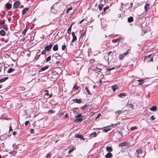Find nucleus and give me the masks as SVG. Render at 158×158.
Wrapping results in <instances>:
<instances>
[{
    "mask_svg": "<svg viewBox=\"0 0 158 158\" xmlns=\"http://www.w3.org/2000/svg\"><path fill=\"white\" fill-rule=\"evenodd\" d=\"M118 146L119 147L125 146L129 147L130 146V144L127 142H125L119 143Z\"/></svg>",
    "mask_w": 158,
    "mask_h": 158,
    "instance_id": "obj_1",
    "label": "nucleus"
},
{
    "mask_svg": "<svg viewBox=\"0 0 158 158\" xmlns=\"http://www.w3.org/2000/svg\"><path fill=\"white\" fill-rule=\"evenodd\" d=\"M152 55H149L148 56H146L144 60H147L148 62L152 61L153 57H152Z\"/></svg>",
    "mask_w": 158,
    "mask_h": 158,
    "instance_id": "obj_2",
    "label": "nucleus"
},
{
    "mask_svg": "<svg viewBox=\"0 0 158 158\" xmlns=\"http://www.w3.org/2000/svg\"><path fill=\"white\" fill-rule=\"evenodd\" d=\"M128 52L127 51L125 52L124 53L119 55V59L120 60H123L125 56L127 54Z\"/></svg>",
    "mask_w": 158,
    "mask_h": 158,
    "instance_id": "obj_3",
    "label": "nucleus"
},
{
    "mask_svg": "<svg viewBox=\"0 0 158 158\" xmlns=\"http://www.w3.org/2000/svg\"><path fill=\"white\" fill-rule=\"evenodd\" d=\"M72 35L73 37V39L71 41V43H73L75 41L77 40V37L75 35V34L74 32H73L72 33Z\"/></svg>",
    "mask_w": 158,
    "mask_h": 158,
    "instance_id": "obj_4",
    "label": "nucleus"
},
{
    "mask_svg": "<svg viewBox=\"0 0 158 158\" xmlns=\"http://www.w3.org/2000/svg\"><path fill=\"white\" fill-rule=\"evenodd\" d=\"M52 45L50 44L49 45H47L45 48V50L47 51H49L52 48Z\"/></svg>",
    "mask_w": 158,
    "mask_h": 158,
    "instance_id": "obj_5",
    "label": "nucleus"
},
{
    "mask_svg": "<svg viewBox=\"0 0 158 158\" xmlns=\"http://www.w3.org/2000/svg\"><path fill=\"white\" fill-rule=\"evenodd\" d=\"M73 101L75 103H80L82 102V100L81 99H73Z\"/></svg>",
    "mask_w": 158,
    "mask_h": 158,
    "instance_id": "obj_6",
    "label": "nucleus"
},
{
    "mask_svg": "<svg viewBox=\"0 0 158 158\" xmlns=\"http://www.w3.org/2000/svg\"><path fill=\"white\" fill-rule=\"evenodd\" d=\"M19 5V2H16L14 3L13 6L15 8H17L18 7Z\"/></svg>",
    "mask_w": 158,
    "mask_h": 158,
    "instance_id": "obj_7",
    "label": "nucleus"
},
{
    "mask_svg": "<svg viewBox=\"0 0 158 158\" xmlns=\"http://www.w3.org/2000/svg\"><path fill=\"white\" fill-rule=\"evenodd\" d=\"M75 137L76 138H79L81 139H82L83 140H85V139L83 138L81 135H80L78 134H76L75 135Z\"/></svg>",
    "mask_w": 158,
    "mask_h": 158,
    "instance_id": "obj_8",
    "label": "nucleus"
},
{
    "mask_svg": "<svg viewBox=\"0 0 158 158\" xmlns=\"http://www.w3.org/2000/svg\"><path fill=\"white\" fill-rule=\"evenodd\" d=\"M157 107L156 106H153L150 108V110L152 111H155L157 110Z\"/></svg>",
    "mask_w": 158,
    "mask_h": 158,
    "instance_id": "obj_9",
    "label": "nucleus"
},
{
    "mask_svg": "<svg viewBox=\"0 0 158 158\" xmlns=\"http://www.w3.org/2000/svg\"><path fill=\"white\" fill-rule=\"evenodd\" d=\"M124 111H123L121 110H118L115 112L116 114H117V116H118L120 114H122L123 113H124Z\"/></svg>",
    "mask_w": 158,
    "mask_h": 158,
    "instance_id": "obj_10",
    "label": "nucleus"
},
{
    "mask_svg": "<svg viewBox=\"0 0 158 158\" xmlns=\"http://www.w3.org/2000/svg\"><path fill=\"white\" fill-rule=\"evenodd\" d=\"M6 7L8 9H10L11 8V4L9 3H7L6 4Z\"/></svg>",
    "mask_w": 158,
    "mask_h": 158,
    "instance_id": "obj_11",
    "label": "nucleus"
},
{
    "mask_svg": "<svg viewBox=\"0 0 158 158\" xmlns=\"http://www.w3.org/2000/svg\"><path fill=\"white\" fill-rule=\"evenodd\" d=\"M113 91H114L115 90L118 89V87L116 85H114L111 87Z\"/></svg>",
    "mask_w": 158,
    "mask_h": 158,
    "instance_id": "obj_12",
    "label": "nucleus"
},
{
    "mask_svg": "<svg viewBox=\"0 0 158 158\" xmlns=\"http://www.w3.org/2000/svg\"><path fill=\"white\" fill-rule=\"evenodd\" d=\"M112 156V154L110 152L107 153L105 156L106 158H110Z\"/></svg>",
    "mask_w": 158,
    "mask_h": 158,
    "instance_id": "obj_13",
    "label": "nucleus"
},
{
    "mask_svg": "<svg viewBox=\"0 0 158 158\" xmlns=\"http://www.w3.org/2000/svg\"><path fill=\"white\" fill-rule=\"evenodd\" d=\"M137 81L139 82V85H141L144 83V79H140L137 80Z\"/></svg>",
    "mask_w": 158,
    "mask_h": 158,
    "instance_id": "obj_14",
    "label": "nucleus"
},
{
    "mask_svg": "<svg viewBox=\"0 0 158 158\" xmlns=\"http://www.w3.org/2000/svg\"><path fill=\"white\" fill-rule=\"evenodd\" d=\"M58 49V45L57 44L55 45L53 47V51H56Z\"/></svg>",
    "mask_w": 158,
    "mask_h": 158,
    "instance_id": "obj_15",
    "label": "nucleus"
},
{
    "mask_svg": "<svg viewBox=\"0 0 158 158\" xmlns=\"http://www.w3.org/2000/svg\"><path fill=\"white\" fill-rule=\"evenodd\" d=\"M106 149V151L108 152H111L112 151V149L111 147H107Z\"/></svg>",
    "mask_w": 158,
    "mask_h": 158,
    "instance_id": "obj_16",
    "label": "nucleus"
},
{
    "mask_svg": "<svg viewBox=\"0 0 158 158\" xmlns=\"http://www.w3.org/2000/svg\"><path fill=\"white\" fill-rule=\"evenodd\" d=\"M72 24H71L70 25L69 28L68 29L67 32L69 34H70L71 32V29L72 28Z\"/></svg>",
    "mask_w": 158,
    "mask_h": 158,
    "instance_id": "obj_17",
    "label": "nucleus"
},
{
    "mask_svg": "<svg viewBox=\"0 0 158 158\" xmlns=\"http://www.w3.org/2000/svg\"><path fill=\"white\" fill-rule=\"evenodd\" d=\"M5 31L3 30H1L0 31V34L2 36H4L5 35Z\"/></svg>",
    "mask_w": 158,
    "mask_h": 158,
    "instance_id": "obj_18",
    "label": "nucleus"
},
{
    "mask_svg": "<svg viewBox=\"0 0 158 158\" xmlns=\"http://www.w3.org/2000/svg\"><path fill=\"white\" fill-rule=\"evenodd\" d=\"M127 20L128 22H129V23H131L133 21V19L132 17H130L128 18Z\"/></svg>",
    "mask_w": 158,
    "mask_h": 158,
    "instance_id": "obj_19",
    "label": "nucleus"
},
{
    "mask_svg": "<svg viewBox=\"0 0 158 158\" xmlns=\"http://www.w3.org/2000/svg\"><path fill=\"white\" fill-rule=\"evenodd\" d=\"M77 119H76L75 121V122H81L82 121L83 119L82 118H76Z\"/></svg>",
    "mask_w": 158,
    "mask_h": 158,
    "instance_id": "obj_20",
    "label": "nucleus"
},
{
    "mask_svg": "<svg viewBox=\"0 0 158 158\" xmlns=\"http://www.w3.org/2000/svg\"><path fill=\"white\" fill-rule=\"evenodd\" d=\"M149 5L148 4H147L145 5L144 6V8L145 10L147 11L148 9V8L149 7Z\"/></svg>",
    "mask_w": 158,
    "mask_h": 158,
    "instance_id": "obj_21",
    "label": "nucleus"
},
{
    "mask_svg": "<svg viewBox=\"0 0 158 158\" xmlns=\"http://www.w3.org/2000/svg\"><path fill=\"white\" fill-rule=\"evenodd\" d=\"M97 135V133L95 132H94L90 134V136H92V137H94L96 136Z\"/></svg>",
    "mask_w": 158,
    "mask_h": 158,
    "instance_id": "obj_22",
    "label": "nucleus"
},
{
    "mask_svg": "<svg viewBox=\"0 0 158 158\" xmlns=\"http://www.w3.org/2000/svg\"><path fill=\"white\" fill-rule=\"evenodd\" d=\"M28 8H25L22 11V14H24L28 10Z\"/></svg>",
    "mask_w": 158,
    "mask_h": 158,
    "instance_id": "obj_23",
    "label": "nucleus"
},
{
    "mask_svg": "<svg viewBox=\"0 0 158 158\" xmlns=\"http://www.w3.org/2000/svg\"><path fill=\"white\" fill-rule=\"evenodd\" d=\"M136 152L137 154L139 155L142 153V151L141 149H138L136 150Z\"/></svg>",
    "mask_w": 158,
    "mask_h": 158,
    "instance_id": "obj_24",
    "label": "nucleus"
},
{
    "mask_svg": "<svg viewBox=\"0 0 158 158\" xmlns=\"http://www.w3.org/2000/svg\"><path fill=\"white\" fill-rule=\"evenodd\" d=\"M103 4H102V3H100L99 6H98V8L100 10V11H101L103 7Z\"/></svg>",
    "mask_w": 158,
    "mask_h": 158,
    "instance_id": "obj_25",
    "label": "nucleus"
},
{
    "mask_svg": "<svg viewBox=\"0 0 158 158\" xmlns=\"http://www.w3.org/2000/svg\"><path fill=\"white\" fill-rule=\"evenodd\" d=\"M48 68V66H46L42 68L41 69V71H43L47 69Z\"/></svg>",
    "mask_w": 158,
    "mask_h": 158,
    "instance_id": "obj_26",
    "label": "nucleus"
},
{
    "mask_svg": "<svg viewBox=\"0 0 158 158\" xmlns=\"http://www.w3.org/2000/svg\"><path fill=\"white\" fill-rule=\"evenodd\" d=\"M121 39V38H118V39L112 40V42L113 43L119 41Z\"/></svg>",
    "mask_w": 158,
    "mask_h": 158,
    "instance_id": "obj_27",
    "label": "nucleus"
},
{
    "mask_svg": "<svg viewBox=\"0 0 158 158\" xmlns=\"http://www.w3.org/2000/svg\"><path fill=\"white\" fill-rule=\"evenodd\" d=\"M15 69H12V68H10L7 71V72L9 73H10L12 72H13Z\"/></svg>",
    "mask_w": 158,
    "mask_h": 158,
    "instance_id": "obj_28",
    "label": "nucleus"
},
{
    "mask_svg": "<svg viewBox=\"0 0 158 158\" xmlns=\"http://www.w3.org/2000/svg\"><path fill=\"white\" fill-rule=\"evenodd\" d=\"M85 89L86 90V91H87V93H88V94H89V95L91 94V93H90V91L88 89V87H86L85 88Z\"/></svg>",
    "mask_w": 158,
    "mask_h": 158,
    "instance_id": "obj_29",
    "label": "nucleus"
},
{
    "mask_svg": "<svg viewBox=\"0 0 158 158\" xmlns=\"http://www.w3.org/2000/svg\"><path fill=\"white\" fill-rule=\"evenodd\" d=\"M82 117V115L81 114H79L77 115L76 116H75V118H79L81 117Z\"/></svg>",
    "mask_w": 158,
    "mask_h": 158,
    "instance_id": "obj_30",
    "label": "nucleus"
},
{
    "mask_svg": "<svg viewBox=\"0 0 158 158\" xmlns=\"http://www.w3.org/2000/svg\"><path fill=\"white\" fill-rule=\"evenodd\" d=\"M3 28L5 30H8L7 26L6 24H4L3 26Z\"/></svg>",
    "mask_w": 158,
    "mask_h": 158,
    "instance_id": "obj_31",
    "label": "nucleus"
},
{
    "mask_svg": "<svg viewBox=\"0 0 158 158\" xmlns=\"http://www.w3.org/2000/svg\"><path fill=\"white\" fill-rule=\"evenodd\" d=\"M40 56V54L37 55L35 56V60L36 61L39 58Z\"/></svg>",
    "mask_w": 158,
    "mask_h": 158,
    "instance_id": "obj_32",
    "label": "nucleus"
},
{
    "mask_svg": "<svg viewBox=\"0 0 158 158\" xmlns=\"http://www.w3.org/2000/svg\"><path fill=\"white\" fill-rule=\"evenodd\" d=\"M51 60V56H50L47 58L46 60V61L47 62H48V61H50Z\"/></svg>",
    "mask_w": 158,
    "mask_h": 158,
    "instance_id": "obj_33",
    "label": "nucleus"
},
{
    "mask_svg": "<svg viewBox=\"0 0 158 158\" xmlns=\"http://www.w3.org/2000/svg\"><path fill=\"white\" fill-rule=\"evenodd\" d=\"M125 95H126L125 93H121L119 95V97L121 98L123 96H125Z\"/></svg>",
    "mask_w": 158,
    "mask_h": 158,
    "instance_id": "obj_34",
    "label": "nucleus"
},
{
    "mask_svg": "<svg viewBox=\"0 0 158 158\" xmlns=\"http://www.w3.org/2000/svg\"><path fill=\"white\" fill-rule=\"evenodd\" d=\"M120 124V122H119L118 123H117L114 124H112L111 125L109 126V127H110V126H113V127H114L117 126V124Z\"/></svg>",
    "mask_w": 158,
    "mask_h": 158,
    "instance_id": "obj_35",
    "label": "nucleus"
},
{
    "mask_svg": "<svg viewBox=\"0 0 158 158\" xmlns=\"http://www.w3.org/2000/svg\"><path fill=\"white\" fill-rule=\"evenodd\" d=\"M72 9H72V7H71L68 8L67 9V11H66V13H69V11L70 10H72Z\"/></svg>",
    "mask_w": 158,
    "mask_h": 158,
    "instance_id": "obj_36",
    "label": "nucleus"
},
{
    "mask_svg": "<svg viewBox=\"0 0 158 158\" xmlns=\"http://www.w3.org/2000/svg\"><path fill=\"white\" fill-rule=\"evenodd\" d=\"M66 48V45H65L64 44L62 46V50H64Z\"/></svg>",
    "mask_w": 158,
    "mask_h": 158,
    "instance_id": "obj_37",
    "label": "nucleus"
},
{
    "mask_svg": "<svg viewBox=\"0 0 158 158\" xmlns=\"http://www.w3.org/2000/svg\"><path fill=\"white\" fill-rule=\"evenodd\" d=\"M45 93L44 94L45 95H46L47 96H48L49 95V93L48 92V90H46L45 91Z\"/></svg>",
    "mask_w": 158,
    "mask_h": 158,
    "instance_id": "obj_38",
    "label": "nucleus"
},
{
    "mask_svg": "<svg viewBox=\"0 0 158 158\" xmlns=\"http://www.w3.org/2000/svg\"><path fill=\"white\" fill-rule=\"evenodd\" d=\"M51 156V154L50 153H48L47 154L46 157L47 158H50Z\"/></svg>",
    "mask_w": 158,
    "mask_h": 158,
    "instance_id": "obj_39",
    "label": "nucleus"
},
{
    "mask_svg": "<svg viewBox=\"0 0 158 158\" xmlns=\"http://www.w3.org/2000/svg\"><path fill=\"white\" fill-rule=\"evenodd\" d=\"M137 128V127H131V130H134L135 129H136Z\"/></svg>",
    "mask_w": 158,
    "mask_h": 158,
    "instance_id": "obj_40",
    "label": "nucleus"
},
{
    "mask_svg": "<svg viewBox=\"0 0 158 158\" xmlns=\"http://www.w3.org/2000/svg\"><path fill=\"white\" fill-rule=\"evenodd\" d=\"M102 70L101 69L96 68V71L98 72H100Z\"/></svg>",
    "mask_w": 158,
    "mask_h": 158,
    "instance_id": "obj_41",
    "label": "nucleus"
},
{
    "mask_svg": "<svg viewBox=\"0 0 158 158\" xmlns=\"http://www.w3.org/2000/svg\"><path fill=\"white\" fill-rule=\"evenodd\" d=\"M73 88L74 89L77 90V89L79 88V87H77V86L75 85L73 87Z\"/></svg>",
    "mask_w": 158,
    "mask_h": 158,
    "instance_id": "obj_42",
    "label": "nucleus"
},
{
    "mask_svg": "<svg viewBox=\"0 0 158 158\" xmlns=\"http://www.w3.org/2000/svg\"><path fill=\"white\" fill-rule=\"evenodd\" d=\"M110 130V129H105L104 130V131L105 132H108V131H109Z\"/></svg>",
    "mask_w": 158,
    "mask_h": 158,
    "instance_id": "obj_43",
    "label": "nucleus"
},
{
    "mask_svg": "<svg viewBox=\"0 0 158 158\" xmlns=\"http://www.w3.org/2000/svg\"><path fill=\"white\" fill-rule=\"evenodd\" d=\"M34 131L33 129H31L30 131V132L31 133H34Z\"/></svg>",
    "mask_w": 158,
    "mask_h": 158,
    "instance_id": "obj_44",
    "label": "nucleus"
},
{
    "mask_svg": "<svg viewBox=\"0 0 158 158\" xmlns=\"http://www.w3.org/2000/svg\"><path fill=\"white\" fill-rule=\"evenodd\" d=\"M46 50L45 49V50H43L42 52V54H44L45 53H46Z\"/></svg>",
    "mask_w": 158,
    "mask_h": 158,
    "instance_id": "obj_45",
    "label": "nucleus"
},
{
    "mask_svg": "<svg viewBox=\"0 0 158 158\" xmlns=\"http://www.w3.org/2000/svg\"><path fill=\"white\" fill-rule=\"evenodd\" d=\"M151 118L153 120H154L155 119V118L154 117V116L153 115L151 116Z\"/></svg>",
    "mask_w": 158,
    "mask_h": 158,
    "instance_id": "obj_46",
    "label": "nucleus"
},
{
    "mask_svg": "<svg viewBox=\"0 0 158 158\" xmlns=\"http://www.w3.org/2000/svg\"><path fill=\"white\" fill-rule=\"evenodd\" d=\"M73 150H74V148H73L72 149H70V150H69V152H68V153H70L71 152H72V151H73Z\"/></svg>",
    "mask_w": 158,
    "mask_h": 158,
    "instance_id": "obj_47",
    "label": "nucleus"
},
{
    "mask_svg": "<svg viewBox=\"0 0 158 158\" xmlns=\"http://www.w3.org/2000/svg\"><path fill=\"white\" fill-rule=\"evenodd\" d=\"M49 112L51 113H53L54 112V111L53 110H49Z\"/></svg>",
    "mask_w": 158,
    "mask_h": 158,
    "instance_id": "obj_48",
    "label": "nucleus"
},
{
    "mask_svg": "<svg viewBox=\"0 0 158 158\" xmlns=\"http://www.w3.org/2000/svg\"><path fill=\"white\" fill-rule=\"evenodd\" d=\"M86 106H82L81 107V109L82 110H84L86 108Z\"/></svg>",
    "mask_w": 158,
    "mask_h": 158,
    "instance_id": "obj_49",
    "label": "nucleus"
},
{
    "mask_svg": "<svg viewBox=\"0 0 158 158\" xmlns=\"http://www.w3.org/2000/svg\"><path fill=\"white\" fill-rule=\"evenodd\" d=\"M5 80H6L5 79H0V82H3L4 81H5Z\"/></svg>",
    "mask_w": 158,
    "mask_h": 158,
    "instance_id": "obj_50",
    "label": "nucleus"
},
{
    "mask_svg": "<svg viewBox=\"0 0 158 158\" xmlns=\"http://www.w3.org/2000/svg\"><path fill=\"white\" fill-rule=\"evenodd\" d=\"M29 123V121H26L25 122V125L26 126L27 125H28V123Z\"/></svg>",
    "mask_w": 158,
    "mask_h": 158,
    "instance_id": "obj_51",
    "label": "nucleus"
},
{
    "mask_svg": "<svg viewBox=\"0 0 158 158\" xmlns=\"http://www.w3.org/2000/svg\"><path fill=\"white\" fill-rule=\"evenodd\" d=\"M4 23H5V22L4 21H2V22H1L0 23V25H2L3 24H4Z\"/></svg>",
    "mask_w": 158,
    "mask_h": 158,
    "instance_id": "obj_52",
    "label": "nucleus"
},
{
    "mask_svg": "<svg viewBox=\"0 0 158 158\" xmlns=\"http://www.w3.org/2000/svg\"><path fill=\"white\" fill-rule=\"evenodd\" d=\"M9 128H10V131H12L13 130L12 129V127L11 126H10L9 127Z\"/></svg>",
    "mask_w": 158,
    "mask_h": 158,
    "instance_id": "obj_53",
    "label": "nucleus"
},
{
    "mask_svg": "<svg viewBox=\"0 0 158 158\" xmlns=\"http://www.w3.org/2000/svg\"><path fill=\"white\" fill-rule=\"evenodd\" d=\"M108 8V7H104V11H105L106 10H107Z\"/></svg>",
    "mask_w": 158,
    "mask_h": 158,
    "instance_id": "obj_54",
    "label": "nucleus"
},
{
    "mask_svg": "<svg viewBox=\"0 0 158 158\" xmlns=\"http://www.w3.org/2000/svg\"><path fill=\"white\" fill-rule=\"evenodd\" d=\"M26 33V31H25L23 30V32H22V34L24 35H25Z\"/></svg>",
    "mask_w": 158,
    "mask_h": 158,
    "instance_id": "obj_55",
    "label": "nucleus"
},
{
    "mask_svg": "<svg viewBox=\"0 0 158 158\" xmlns=\"http://www.w3.org/2000/svg\"><path fill=\"white\" fill-rule=\"evenodd\" d=\"M84 20V19H82L79 22V23H81Z\"/></svg>",
    "mask_w": 158,
    "mask_h": 158,
    "instance_id": "obj_56",
    "label": "nucleus"
},
{
    "mask_svg": "<svg viewBox=\"0 0 158 158\" xmlns=\"http://www.w3.org/2000/svg\"><path fill=\"white\" fill-rule=\"evenodd\" d=\"M112 52L111 51H110V52H108L107 53V55H108V56H109V55Z\"/></svg>",
    "mask_w": 158,
    "mask_h": 158,
    "instance_id": "obj_57",
    "label": "nucleus"
},
{
    "mask_svg": "<svg viewBox=\"0 0 158 158\" xmlns=\"http://www.w3.org/2000/svg\"><path fill=\"white\" fill-rule=\"evenodd\" d=\"M107 70L108 71H110L111 70V69L108 68L107 69Z\"/></svg>",
    "mask_w": 158,
    "mask_h": 158,
    "instance_id": "obj_58",
    "label": "nucleus"
},
{
    "mask_svg": "<svg viewBox=\"0 0 158 158\" xmlns=\"http://www.w3.org/2000/svg\"><path fill=\"white\" fill-rule=\"evenodd\" d=\"M16 134V132L15 131H14V132H13V135H15Z\"/></svg>",
    "mask_w": 158,
    "mask_h": 158,
    "instance_id": "obj_59",
    "label": "nucleus"
},
{
    "mask_svg": "<svg viewBox=\"0 0 158 158\" xmlns=\"http://www.w3.org/2000/svg\"><path fill=\"white\" fill-rule=\"evenodd\" d=\"M13 152H14V151L10 152H9V153L10 154H12L13 153Z\"/></svg>",
    "mask_w": 158,
    "mask_h": 158,
    "instance_id": "obj_60",
    "label": "nucleus"
},
{
    "mask_svg": "<svg viewBox=\"0 0 158 158\" xmlns=\"http://www.w3.org/2000/svg\"><path fill=\"white\" fill-rule=\"evenodd\" d=\"M128 105H129V107H131L132 106V105L129 104Z\"/></svg>",
    "mask_w": 158,
    "mask_h": 158,
    "instance_id": "obj_61",
    "label": "nucleus"
},
{
    "mask_svg": "<svg viewBox=\"0 0 158 158\" xmlns=\"http://www.w3.org/2000/svg\"><path fill=\"white\" fill-rule=\"evenodd\" d=\"M52 94H50L49 95V97L50 98H51L52 97Z\"/></svg>",
    "mask_w": 158,
    "mask_h": 158,
    "instance_id": "obj_62",
    "label": "nucleus"
},
{
    "mask_svg": "<svg viewBox=\"0 0 158 158\" xmlns=\"http://www.w3.org/2000/svg\"><path fill=\"white\" fill-rule=\"evenodd\" d=\"M85 35V32H84L82 34V36H83L84 35Z\"/></svg>",
    "mask_w": 158,
    "mask_h": 158,
    "instance_id": "obj_63",
    "label": "nucleus"
},
{
    "mask_svg": "<svg viewBox=\"0 0 158 158\" xmlns=\"http://www.w3.org/2000/svg\"><path fill=\"white\" fill-rule=\"evenodd\" d=\"M28 28H25L24 30L26 32V31L27 30Z\"/></svg>",
    "mask_w": 158,
    "mask_h": 158,
    "instance_id": "obj_64",
    "label": "nucleus"
}]
</instances>
